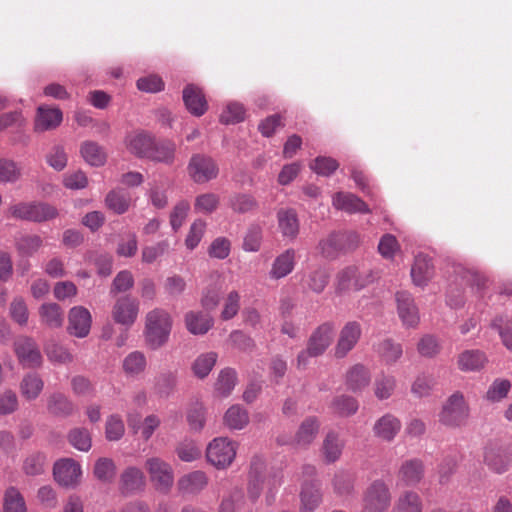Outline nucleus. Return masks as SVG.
<instances>
[{
  "label": "nucleus",
  "instance_id": "1",
  "mask_svg": "<svg viewBox=\"0 0 512 512\" xmlns=\"http://www.w3.org/2000/svg\"><path fill=\"white\" fill-rule=\"evenodd\" d=\"M334 334L335 325L332 322H324L314 329L307 341V347L297 355V368L306 369L311 358L323 355L333 342Z\"/></svg>",
  "mask_w": 512,
  "mask_h": 512
},
{
  "label": "nucleus",
  "instance_id": "2",
  "mask_svg": "<svg viewBox=\"0 0 512 512\" xmlns=\"http://www.w3.org/2000/svg\"><path fill=\"white\" fill-rule=\"evenodd\" d=\"M172 329L170 314L160 308L149 311L145 317V342L153 350L164 346L169 339Z\"/></svg>",
  "mask_w": 512,
  "mask_h": 512
},
{
  "label": "nucleus",
  "instance_id": "3",
  "mask_svg": "<svg viewBox=\"0 0 512 512\" xmlns=\"http://www.w3.org/2000/svg\"><path fill=\"white\" fill-rule=\"evenodd\" d=\"M239 444L229 437H216L206 447V460L218 470L229 468L234 462Z\"/></svg>",
  "mask_w": 512,
  "mask_h": 512
},
{
  "label": "nucleus",
  "instance_id": "4",
  "mask_svg": "<svg viewBox=\"0 0 512 512\" xmlns=\"http://www.w3.org/2000/svg\"><path fill=\"white\" fill-rule=\"evenodd\" d=\"M470 414L469 406L460 392L453 393L443 403L439 412V422L450 428L465 426Z\"/></svg>",
  "mask_w": 512,
  "mask_h": 512
},
{
  "label": "nucleus",
  "instance_id": "5",
  "mask_svg": "<svg viewBox=\"0 0 512 512\" xmlns=\"http://www.w3.org/2000/svg\"><path fill=\"white\" fill-rule=\"evenodd\" d=\"M391 505V493L383 480L373 481L364 491L361 512H387Z\"/></svg>",
  "mask_w": 512,
  "mask_h": 512
},
{
  "label": "nucleus",
  "instance_id": "6",
  "mask_svg": "<svg viewBox=\"0 0 512 512\" xmlns=\"http://www.w3.org/2000/svg\"><path fill=\"white\" fill-rule=\"evenodd\" d=\"M9 213L16 219L44 222L49 221L58 216V210L43 202L18 203L10 206Z\"/></svg>",
  "mask_w": 512,
  "mask_h": 512
},
{
  "label": "nucleus",
  "instance_id": "7",
  "mask_svg": "<svg viewBox=\"0 0 512 512\" xmlns=\"http://www.w3.org/2000/svg\"><path fill=\"white\" fill-rule=\"evenodd\" d=\"M375 276L370 270L360 271L356 266H348L337 274L336 292L359 291L372 283Z\"/></svg>",
  "mask_w": 512,
  "mask_h": 512
},
{
  "label": "nucleus",
  "instance_id": "8",
  "mask_svg": "<svg viewBox=\"0 0 512 512\" xmlns=\"http://www.w3.org/2000/svg\"><path fill=\"white\" fill-rule=\"evenodd\" d=\"M145 469L156 490L167 493L174 483L172 466L160 457H149L145 461Z\"/></svg>",
  "mask_w": 512,
  "mask_h": 512
},
{
  "label": "nucleus",
  "instance_id": "9",
  "mask_svg": "<svg viewBox=\"0 0 512 512\" xmlns=\"http://www.w3.org/2000/svg\"><path fill=\"white\" fill-rule=\"evenodd\" d=\"M139 311L138 299L130 295H123L115 300L111 309V317L116 324L128 329L137 321Z\"/></svg>",
  "mask_w": 512,
  "mask_h": 512
},
{
  "label": "nucleus",
  "instance_id": "10",
  "mask_svg": "<svg viewBox=\"0 0 512 512\" xmlns=\"http://www.w3.org/2000/svg\"><path fill=\"white\" fill-rule=\"evenodd\" d=\"M187 172L195 183L204 184L218 176L219 168L210 156L194 154L187 165Z\"/></svg>",
  "mask_w": 512,
  "mask_h": 512
},
{
  "label": "nucleus",
  "instance_id": "11",
  "mask_svg": "<svg viewBox=\"0 0 512 512\" xmlns=\"http://www.w3.org/2000/svg\"><path fill=\"white\" fill-rule=\"evenodd\" d=\"M362 336V326L357 321H348L340 329L333 349L336 359L345 358L358 344Z\"/></svg>",
  "mask_w": 512,
  "mask_h": 512
},
{
  "label": "nucleus",
  "instance_id": "12",
  "mask_svg": "<svg viewBox=\"0 0 512 512\" xmlns=\"http://www.w3.org/2000/svg\"><path fill=\"white\" fill-rule=\"evenodd\" d=\"M13 348L18 362L23 368H39L42 365V354L33 338L20 336L14 341Z\"/></svg>",
  "mask_w": 512,
  "mask_h": 512
},
{
  "label": "nucleus",
  "instance_id": "13",
  "mask_svg": "<svg viewBox=\"0 0 512 512\" xmlns=\"http://www.w3.org/2000/svg\"><path fill=\"white\" fill-rule=\"evenodd\" d=\"M92 316L84 306H74L68 313L69 334L77 338H85L91 330Z\"/></svg>",
  "mask_w": 512,
  "mask_h": 512
},
{
  "label": "nucleus",
  "instance_id": "14",
  "mask_svg": "<svg viewBox=\"0 0 512 512\" xmlns=\"http://www.w3.org/2000/svg\"><path fill=\"white\" fill-rule=\"evenodd\" d=\"M53 474L55 480L65 487H73L80 481L82 474L81 466L73 459L66 458L54 464Z\"/></svg>",
  "mask_w": 512,
  "mask_h": 512
},
{
  "label": "nucleus",
  "instance_id": "15",
  "mask_svg": "<svg viewBox=\"0 0 512 512\" xmlns=\"http://www.w3.org/2000/svg\"><path fill=\"white\" fill-rule=\"evenodd\" d=\"M397 312L402 324L408 328H414L420 321L418 307L412 295L406 291L396 293Z\"/></svg>",
  "mask_w": 512,
  "mask_h": 512
},
{
  "label": "nucleus",
  "instance_id": "16",
  "mask_svg": "<svg viewBox=\"0 0 512 512\" xmlns=\"http://www.w3.org/2000/svg\"><path fill=\"white\" fill-rule=\"evenodd\" d=\"M345 448V440L337 431L330 430L326 433L320 448L321 456L326 464L337 462Z\"/></svg>",
  "mask_w": 512,
  "mask_h": 512
},
{
  "label": "nucleus",
  "instance_id": "17",
  "mask_svg": "<svg viewBox=\"0 0 512 512\" xmlns=\"http://www.w3.org/2000/svg\"><path fill=\"white\" fill-rule=\"evenodd\" d=\"M62 120L63 114L59 108L40 105L37 108L34 129L36 132L53 130L61 124Z\"/></svg>",
  "mask_w": 512,
  "mask_h": 512
},
{
  "label": "nucleus",
  "instance_id": "18",
  "mask_svg": "<svg viewBox=\"0 0 512 512\" xmlns=\"http://www.w3.org/2000/svg\"><path fill=\"white\" fill-rule=\"evenodd\" d=\"M320 430V421L315 416L305 418L299 425L293 444L297 447L308 448L316 439Z\"/></svg>",
  "mask_w": 512,
  "mask_h": 512
},
{
  "label": "nucleus",
  "instance_id": "19",
  "mask_svg": "<svg viewBox=\"0 0 512 512\" xmlns=\"http://www.w3.org/2000/svg\"><path fill=\"white\" fill-rule=\"evenodd\" d=\"M126 149L136 157L147 158L153 144V137L144 131H133L125 136Z\"/></svg>",
  "mask_w": 512,
  "mask_h": 512
},
{
  "label": "nucleus",
  "instance_id": "20",
  "mask_svg": "<svg viewBox=\"0 0 512 512\" xmlns=\"http://www.w3.org/2000/svg\"><path fill=\"white\" fill-rule=\"evenodd\" d=\"M296 251L288 248L280 253L272 262L269 270V277L272 280H279L288 276L295 268Z\"/></svg>",
  "mask_w": 512,
  "mask_h": 512
},
{
  "label": "nucleus",
  "instance_id": "21",
  "mask_svg": "<svg viewBox=\"0 0 512 512\" xmlns=\"http://www.w3.org/2000/svg\"><path fill=\"white\" fill-rule=\"evenodd\" d=\"M512 461V454L504 448L491 446L486 448L484 462L494 473L502 474L506 472Z\"/></svg>",
  "mask_w": 512,
  "mask_h": 512
},
{
  "label": "nucleus",
  "instance_id": "22",
  "mask_svg": "<svg viewBox=\"0 0 512 512\" xmlns=\"http://www.w3.org/2000/svg\"><path fill=\"white\" fill-rule=\"evenodd\" d=\"M265 467V460L262 457L254 456L251 459L248 494L253 501L257 500L261 495L262 486L260 483L266 477Z\"/></svg>",
  "mask_w": 512,
  "mask_h": 512
},
{
  "label": "nucleus",
  "instance_id": "23",
  "mask_svg": "<svg viewBox=\"0 0 512 512\" xmlns=\"http://www.w3.org/2000/svg\"><path fill=\"white\" fill-rule=\"evenodd\" d=\"M208 485V476L205 472L196 470L183 475L177 482L178 490L184 495H196Z\"/></svg>",
  "mask_w": 512,
  "mask_h": 512
},
{
  "label": "nucleus",
  "instance_id": "24",
  "mask_svg": "<svg viewBox=\"0 0 512 512\" xmlns=\"http://www.w3.org/2000/svg\"><path fill=\"white\" fill-rule=\"evenodd\" d=\"M400 429V420L390 413L380 417L373 426L375 436L387 442H391L399 433Z\"/></svg>",
  "mask_w": 512,
  "mask_h": 512
},
{
  "label": "nucleus",
  "instance_id": "25",
  "mask_svg": "<svg viewBox=\"0 0 512 512\" xmlns=\"http://www.w3.org/2000/svg\"><path fill=\"white\" fill-rule=\"evenodd\" d=\"M434 276V266L431 259L423 254L415 257L411 268V277L413 283L417 286H426Z\"/></svg>",
  "mask_w": 512,
  "mask_h": 512
},
{
  "label": "nucleus",
  "instance_id": "26",
  "mask_svg": "<svg viewBox=\"0 0 512 512\" xmlns=\"http://www.w3.org/2000/svg\"><path fill=\"white\" fill-rule=\"evenodd\" d=\"M185 327L192 335H205L214 325L213 318L201 311H189L184 316Z\"/></svg>",
  "mask_w": 512,
  "mask_h": 512
},
{
  "label": "nucleus",
  "instance_id": "27",
  "mask_svg": "<svg viewBox=\"0 0 512 512\" xmlns=\"http://www.w3.org/2000/svg\"><path fill=\"white\" fill-rule=\"evenodd\" d=\"M333 206L338 210L347 213H369L370 209L367 204L351 193L338 192L333 196Z\"/></svg>",
  "mask_w": 512,
  "mask_h": 512
},
{
  "label": "nucleus",
  "instance_id": "28",
  "mask_svg": "<svg viewBox=\"0 0 512 512\" xmlns=\"http://www.w3.org/2000/svg\"><path fill=\"white\" fill-rule=\"evenodd\" d=\"M278 227L285 239H296L299 233V220L294 209H280L277 212Z\"/></svg>",
  "mask_w": 512,
  "mask_h": 512
},
{
  "label": "nucleus",
  "instance_id": "29",
  "mask_svg": "<svg viewBox=\"0 0 512 512\" xmlns=\"http://www.w3.org/2000/svg\"><path fill=\"white\" fill-rule=\"evenodd\" d=\"M183 101L187 110L194 116H202L207 110L206 99L198 87L188 85L183 90Z\"/></svg>",
  "mask_w": 512,
  "mask_h": 512
},
{
  "label": "nucleus",
  "instance_id": "30",
  "mask_svg": "<svg viewBox=\"0 0 512 512\" xmlns=\"http://www.w3.org/2000/svg\"><path fill=\"white\" fill-rule=\"evenodd\" d=\"M424 475V466L419 459H410L402 463L398 477L406 486H414L418 484Z\"/></svg>",
  "mask_w": 512,
  "mask_h": 512
},
{
  "label": "nucleus",
  "instance_id": "31",
  "mask_svg": "<svg viewBox=\"0 0 512 512\" xmlns=\"http://www.w3.org/2000/svg\"><path fill=\"white\" fill-rule=\"evenodd\" d=\"M375 350L381 361L387 366L396 364L403 356L402 345L390 338L380 341L375 346Z\"/></svg>",
  "mask_w": 512,
  "mask_h": 512
},
{
  "label": "nucleus",
  "instance_id": "32",
  "mask_svg": "<svg viewBox=\"0 0 512 512\" xmlns=\"http://www.w3.org/2000/svg\"><path fill=\"white\" fill-rule=\"evenodd\" d=\"M319 487L312 481H305L300 491V512H313L321 503Z\"/></svg>",
  "mask_w": 512,
  "mask_h": 512
},
{
  "label": "nucleus",
  "instance_id": "33",
  "mask_svg": "<svg viewBox=\"0 0 512 512\" xmlns=\"http://www.w3.org/2000/svg\"><path fill=\"white\" fill-rule=\"evenodd\" d=\"M144 473L137 467L126 468L120 477V488L124 493H134L144 489Z\"/></svg>",
  "mask_w": 512,
  "mask_h": 512
},
{
  "label": "nucleus",
  "instance_id": "34",
  "mask_svg": "<svg viewBox=\"0 0 512 512\" xmlns=\"http://www.w3.org/2000/svg\"><path fill=\"white\" fill-rule=\"evenodd\" d=\"M47 410L58 417H68L73 414L75 405L63 393L54 392L47 398Z\"/></svg>",
  "mask_w": 512,
  "mask_h": 512
},
{
  "label": "nucleus",
  "instance_id": "35",
  "mask_svg": "<svg viewBox=\"0 0 512 512\" xmlns=\"http://www.w3.org/2000/svg\"><path fill=\"white\" fill-rule=\"evenodd\" d=\"M38 314L41 323L48 328L56 329L63 325V310L56 303H43L38 309Z\"/></svg>",
  "mask_w": 512,
  "mask_h": 512
},
{
  "label": "nucleus",
  "instance_id": "36",
  "mask_svg": "<svg viewBox=\"0 0 512 512\" xmlns=\"http://www.w3.org/2000/svg\"><path fill=\"white\" fill-rule=\"evenodd\" d=\"M130 205V194L121 188L112 189L105 197V206L118 215L126 213Z\"/></svg>",
  "mask_w": 512,
  "mask_h": 512
},
{
  "label": "nucleus",
  "instance_id": "37",
  "mask_svg": "<svg viewBox=\"0 0 512 512\" xmlns=\"http://www.w3.org/2000/svg\"><path fill=\"white\" fill-rule=\"evenodd\" d=\"M176 145L172 141L155 142L149 150L147 159L165 164H172L175 158Z\"/></svg>",
  "mask_w": 512,
  "mask_h": 512
},
{
  "label": "nucleus",
  "instance_id": "38",
  "mask_svg": "<svg viewBox=\"0 0 512 512\" xmlns=\"http://www.w3.org/2000/svg\"><path fill=\"white\" fill-rule=\"evenodd\" d=\"M370 381L371 375L369 370L361 364L354 365L346 373V385L353 392L366 388Z\"/></svg>",
  "mask_w": 512,
  "mask_h": 512
},
{
  "label": "nucleus",
  "instance_id": "39",
  "mask_svg": "<svg viewBox=\"0 0 512 512\" xmlns=\"http://www.w3.org/2000/svg\"><path fill=\"white\" fill-rule=\"evenodd\" d=\"M249 423V414L245 408L236 404L229 407L223 416V424L229 430H242Z\"/></svg>",
  "mask_w": 512,
  "mask_h": 512
},
{
  "label": "nucleus",
  "instance_id": "40",
  "mask_svg": "<svg viewBox=\"0 0 512 512\" xmlns=\"http://www.w3.org/2000/svg\"><path fill=\"white\" fill-rule=\"evenodd\" d=\"M44 381L39 374L31 372L22 378L20 382L21 395L28 401L35 400L42 393Z\"/></svg>",
  "mask_w": 512,
  "mask_h": 512
},
{
  "label": "nucleus",
  "instance_id": "41",
  "mask_svg": "<svg viewBox=\"0 0 512 512\" xmlns=\"http://www.w3.org/2000/svg\"><path fill=\"white\" fill-rule=\"evenodd\" d=\"M393 512H423L422 499L414 491H404L396 499Z\"/></svg>",
  "mask_w": 512,
  "mask_h": 512
},
{
  "label": "nucleus",
  "instance_id": "42",
  "mask_svg": "<svg viewBox=\"0 0 512 512\" xmlns=\"http://www.w3.org/2000/svg\"><path fill=\"white\" fill-rule=\"evenodd\" d=\"M3 512H28L26 501L20 490L9 486L3 494Z\"/></svg>",
  "mask_w": 512,
  "mask_h": 512
},
{
  "label": "nucleus",
  "instance_id": "43",
  "mask_svg": "<svg viewBox=\"0 0 512 512\" xmlns=\"http://www.w3.org/2000/svg\"><path fill=\"white\" fill-rule=\"evenodd\" d=\"M80 153L83 159L91 166H103L107 160L104 149L94 141H85L82 143Z\"/></svg>",
  "mask_w": 512,
  "mask_h": 512
},
{
  "label": "nucleus",
  "instance_id": "44",
  "mask_svg": "<svg viewBox=\"0 0 512 512\" xmlns=\"http://www.w3.org/2000/svg\"><path fill=\"white\" fill-rule=\"evenodd\" d=\"M486 357L479 350H466L458 357V366L462 371H477L483 368Z\"/></svg>",
  "mask_w": 512,
  "mask_h": 512
},
{
  "label": "nucleus",
  "instance_id": "45",
  "mask_svg": "<svg viewBox=\"0 0 512 512\" xmlns=\"http://www.w3.org/2000/svg\"><path fill=\"white\" fill-rule=\"evenodd\" d=\"M218 359V354L214 351H209L200 354L192 364V371L194 375L203 379L209 375Z\"/></svg>",
  "mask_w": 512,
  "mask_h": 512
},
{
  "label": "nucleus",
  "instance_id": "46",
  "mask_svg": "<svg viewBox=\"0 0 512 512\" xmlns=\"http://www.w3.org/2000/svg\"><path fill=\"white\" fill-rule=\"evenodd\" d=\"M147 361L145 355L140 351L129 353L123 360V370L126 375L135 377L146 369Z\"/></svg>",
  "mask_w": 512,
  "mask_h": 512
},
{
  "label": "nucleus",
  "instance_id": "47",
  "mask_svg": "<svg viewBox=\"0 0 512 512\" xmlns=\"http://www.w3.org/2000/svg\"><path fill=\"white\" fill-rule=\"evenodd\" d=\"M358 408V401L347 395L337 396L331 402L333 413L340 417L352 416L358 411Z\"/></svg>",
  "mask_w": 512,
  "mask_h": 512
},
{
  "label": "nucleus",
  "instance_id": "48",
  "mask_svg": "<svg viewBox=\"0 0 512 512\" xmlns=\"http://www.w3.org/2000/svg\"><path fill=\"white\" fill-rule=\"evenodd\" d=\"M236 383V371L233 368L227 367L220 371L215 383V390L220 396L227 397L233 391Z\"/></svg>",
  "mask_w": 512,
  "mask_h": 512
},
{
  "label": "nucleus",
  "instance_id": "49",
  "mask_svg": "<svg viewBox=\"0 0 512 512\" xmlns=\"http://www.w3.org/2000/svg\"><path fill=\"white\" fill-rule=\"evenodd\" d=\"M304 284L314 293L320 294L329 282V273L324 268H315L305 275Z\"/></svg>",
  "mask_w": 512,
  "mask_h": 512
},
{
  "label": "nucleus",
  "instance_id": "50",
  "mask_svg": "<svg viewBox=\"0 0 512 512\" xmlns=\"http://www.w3.org/2000/svg\"><path fill=\"white\" fill-rule=\"evenodd\" d=\"M186 420L190 430L199 432L206 423V408L201 402H195L187 410Z\"/></svg>",
  "mask_w": 512,
  "mask_h": 512
},
{
  "label": "nucleus",
  "instance_id": "51",
  "mask_svg": "<svg viewBox=\"0 0 512 512\" xmlns=\"http://www.w3.org/2000/svg\"><path fill=\"white\" fill-rule=\"evenodd\" d=\"M21 176L22 169L15 161L0 158V183H16Z\"/></svg>",
  "mask_w": 512,
  "mask_h": 512
},
{
  "label": "nucleus",
  "instance_id": "52",
  "mask_svg": "<svg viewBox=\"0 0 512 512\" xmlns=\"http://www.w3.org/2000/svg\"><path fill=\"white\" fill-rule=\"evenodd\" d=\"M229 203L232 210L240 214L251 213L258 208L257 200L250 194H236L230 198Z\"/></svg>",
  "mask_w": 512,
  "mask_h": 512
},
{
  "label": "nucleus",
  "instance_id": "53",
  "mask_svg": "<svg viewBox=\"0 0 512 512\" xmlns=\"http://www.w3.org/2000/svg\"><path fill=\"white\" fill-rule=\"evenodd\" d=\"M46 457L43 453L29 454L22 464V470L27 476H38L44 472Z\"/></svg>",
  "mask_w": 512,
  "mask_h": 512
},
{
  "label": "nucleus",
  "instance_id": "54",
  "mask_svg": "<svg viewBox=\"0 0 512 512\" xmlns=\"http://www.w3.org/2000/svg\"><path fill=\"white\" fill-rule=\"evenodd\" d=\"M9 314L14 322L20 326H26L29 319V310L25 299L22 296H16L10 303Z\"/></svg>",
  "mask_w": 512,
  "mask_h": 512
},
{
  "label": "nucleus",
  "instance_id": "55",
  "mask_svg": "<svg viewBox=\"0 0 512 512\" xmlns=\"http://www.w3.org/2000/svg\"><path fill=\"white\" fill-rule=\"evenodd\" d=\"M396 388L394 376L382 374L374 382V394L378 400L390 398Z\"/></svg>",
  "mask_w": 512,
  "mask_h": 512
},
{
  "label": "nucleus",
  "instance_id": "56",
  "mask_svg": "<svg viewBox=\"0 0 512 512\" xmlns=\"http://www.w3.org/2000/svg\"><path fill=\"white\" fill-rule=\"evenodd\" d=\"M95 477L105 483L111 482L116 475V466L110 458H99L94 465Z\"/></svg>",
  "mask_w": 512,
  "mask_h": 512
},
{
  "label": "nucleus",
  "instance_id": "57",
  "mask_svg": "<svg viewBox=\"0 0 512 512\" xmlns=\"http://www.w3.org/2000/svg\"><path fill=\"white\" fill-rule=\"evenodd\" d=\"M69 443L77 450L87 452L92 446V439L86 428H74L68 433Z\"/></svg>",
  "mask_w": 512,
  "mask_h": 512
},
{
  "label": "nucleus",
  "instance_id": "58",
  "mask_svg": "<svg viewBox=\"0 0 512 512\" xmlns=\"http://www.w3.org/2000/svg\"><path fill=\"white\" fill-rule=\"evenodd\" d=\"M220 198L215 193H203L195 198L194 210L198 213L211 214L217 210Z\"/></svg>",
  "mask_w": 512,
  "mask_h": 512
},
{
  "label": "nucleus",
  "instance_id": "59",
  "mask_svg": "<svg viewBox=\"0 0 512 512\" xmlns=\"http://www.w3.org/2000/svg\"><path fill=\"white\" fill-rule=\"evenodd\" d=\"M45 353L49 361L58 364H67L72 362L73 356L71 353L62 345L49 342L45 346Z\"/></svg>",
  "mask_w": 512,
  "mask_h": 512
},
{
  "label": "nucleus",
  "instance_id": "60",
  "mask_svg": "<svg viewBox=\"0 0 512 512\" xmlns=\"http://www.w3.org/2000/svg\"><path fill=\"white\" fill-rule=\"evenodd\" d=\"M342 236L338 233H331L319 242L320 253L326 258L335 257L341 249Z\"/></svg>",
  "mask_w": 512,
  "mask_h": 512
},
{
  "label": "nucleus",
  "instance_id": "61",
  "mask_svg": "<svg viewBox=\"0 0 512 512\" xmlns=\"http://www.w3.org/2000/svg\"><path fill=\"white\" fill-rule=\"evenodd\" d=\"M511 389V382L507 379H496L486 392V399L491 402H499L506 398Z\"/></svg>",
  "mask_w": 512,
  "mask_h": 512
},
{
  "label": "nucleus",
  "instance_id": "62",
  "mask_svg": "<svg viewBox=\"0 0 512 512\" xmlns=\"http://www.w3.org/2000/svg\"><path fill=\"white\" fill-rule=\"evenodd\" d=\"M245 109L241 103L230 102L220 114V121L224 124H234L244 119Z\"/></svg>",
  "mask_w": 512,
  "mask_h": 512
},
{
  "label": "nucleus",
  "instance_id": "63",
  "mask_svg": "<svg viewBox=\"0 0 512 512\" xmlns=\"http://www.w3.org/2000/svg\"><path fill=\"white\" fill-rule=\"evenodd\" d=\"M177 456L184 462H192L200 458L201 450L196 442L185 440L176 448Z\"/></svg>",
  "mask_w": 512,
  "mask_h": 512
},
{
  "label": "nucleus",
  "instance_id": "64",
  "mask_svg": "<svg viewBox=\"0 0 512 512\" xmlns=\"http://www.w3.org/2000/svg\"><path fill=\"white\" fill-rule=\"evenodd\" d=\"M441 346L433 335H424L417 344V350L423 357L432 358L440 352Z\"/></svg>",
  "mask_w": 512,
  "mask_h": 512
}]
</instances>
